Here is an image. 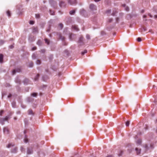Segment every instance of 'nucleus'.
<instances>
[{
	"label": "nucleus",
	"mask_w": 157,
	"mask_h": 157,
	"mask_svg": "<svg viewBox=\"0 0 157 157\" xmlns=\"http://www.w3.org/2000/svg\"><path fill=\"white\" fill-rule=\"evenodd\" d=\"M9 118L8 116H6L5 118H0V123L2 125H3L4 124V122L7 121Z\"/></svg>",
	"instance_id": "1"
},
{
	"label": "nucleus",
	"mask_w": 157,
	"mask_h": 157,
	"mask_svg": "<svg viewBox=\"0 0 157 157\" xmlns=\"http://www.w3.org/2000/svg\"><path fill=\"white\" fill-rule=\"evenodd\" d=\"M49 3L51 6L53 8H55L57 4L56 2L54 0H49Z\"/></svg>",
	"instance_id": "2"
},
{
	"label": "nucleus",
	"mask_w": 157,
	"mask_h": 157,
	"mask_svg": "<svg viewBox=\"0 0 157 157\" xmlns=\"http://www.w3.org/2000/svg\"><path fill=\"white\" fill-rule=\"evenodd\" d=\"M89 8L90 10L92 11H94L97 10L96 6L93 4H91L90 5Z\"/></svg>",
	"instance_id": "3"
},
{
	"label": "nucleus",
	"mask_w": 157,
	"mask_h": 157,
	"mask_svg": "<svg viewBox=\"0 0 157 157\" xmlns=\"http://www.w3.org/2000/svg\"><path fill=\"white\" fill-rule=\"evenodd\" d=\"M68 3L71 5H75L77 3L76 0H67Z\"/></svg>",
	"instance_id": "4"
},
{
	"label": "nucleus",
	"mask_w": 157,
	"mask_h": 157,
	"mask_svg": "<svg viewBox=\"0 0 157 157\" xmlns=\"http://www.w3.org/2000/svg\"><path fill=\"white\" fill-rule=\"evenodd\" d=\"M76 37V36L72 33L70 34L69 36V40L71 41L73 40Z\"/></svg>",
	"instance_id": "5"
},
{
	"label": "nucleus",
	"mask_w": 157,
	"mask_h": 157,
	"mask_svg": "<svg viewBox=\"0 0 157 157\" xmlns=\"http://www.w3.org/2000/svg\"><path fill=\"white\" fill-rule=\"evenodd\" d=\"M66 5L65 2L63 1H61L59 2V6L61 7H64Z\"/></svg>",
	"instance_id": "6"
},
{
	"label": "nucleus",
	"mask_w": 157,
	"mask_h": 157,
	"mask_svg": "<svg viewBox=\"0 0 157 157\" xmlns=\"http://www.w3.org/2000/svg\"><path fill=\"white\" fill-rule=\"evenodd\" d=\"M144 147V148H145V150H146L150 148L153 149V145L152 144H150V147H148V145L147 144H146L145 145Z\"/></svg>",
	"instance_id": "7"
},
{
	"label": "nucleus",
	"mask_w": 157,
	"mask_h": 157,
	"mask_svg": "<svg viewBox=\"0 0 157 157\" xmlns=\"http://www.w3.org/2000/svg\"><path fill=\"white\" fill-rule=\"evenodd\" d=\"M33 151L32 150V147H30L28 148V150L27 151V153L28 154H31L33 153Z\"/></svg>",
	"instance_id": "8"
},
{
	"label": "nucleus",
	"mask_w": 157,
	"mask_h": 157,
	"mask_svg": "<svg viewBox=\"0 0 157 157\" xmlns=\"http://www.w3.org/2000/svg\"><path fill=\"white\" fill-rule=\"evenodd\" d=\"M3 132L5 134H8L9 133V130L7 127H4L3 128Z\"/></svg>",
	"instance_id": "9"
},
{
	"label": "nucleus",
	"mask_w": 157,
	"mask_h": 157,
	"mask_svg": "<svg viewBox=\"0 0 157 157\" xmlns=\"http://www.w3.org/2000/svg\"><path fill=\"white\" fill-rule=\"evenodd\" d=\"M29 79L26 78H25L23 81L24 84L25 85L28 84L29 83Z\"/></svg>",
	"instance_id": "10"
},
{
	"label": "nucleus",
	"mask_w": 157,
	"mask_h": 157,
	"mask_svg": "<svg viewBox=\"0 0 157 157\" xmlns=\"http://www.w3.org/2000/svg\"><path fill=\"white\" fill-rule=\"evenodd\" d=\"M72 28L73 30L76 31H78L79 30L77 26L76 25H73L72 26Z\"/></svg>",
	"instance_id": "11"
},
{
	"label": "nucleus",
	"mask_w": 157,
	"mask_h": 157,
	"mask_svg": "<svg viewBox=\"0 0 157 157\" xmlns=\"http://www.w3.org/2000/svg\"><path fill=\"white\" fill-rule=\"evenodd\" d=\"M83 37H80L78 42L79 43L81 44H83Z\"/></svg>",
	"instance_id": "12"
},
{
	"label": "nucleus",
	"mask_w": 157,
	"mask_h": 157,
	"mask_svg": "<svg viewBox=\"0 0 157 157\" xmlns=\"http://www.w3.org/2000/svg\"><path fill=\"white\" fill-rule=\"evenodd\" d=\"M15 81L16 83L19 84H20L21 83V80L19 79L18 77H16L15 79Z\"/></svg>",
	"instance_id": "13"
},
{
	"label": "nucleus",
	"mask_w": 157,
	"mask_h": 157,
	"mask_svg": "<svg viewBox=\"0 0 157 157\" xmlns=\"http://www.w3.org/2000/svg\"><path fill=\"white\" fill-rule=\"evenodd\" d=\"M3 56L2 54H0V63H3Z\"/></svg>",
	"instance_id": "14"
},
{
	"label": "nucleus",
	"mask_w": 157,
	"mask_h": 157,
	"mask_svg": "<svg viewBox=\"0 0 157 157\" xmlns=\"http://www.w3.org/2000/svg\"><path fill=\"white\" fill-rule=\"evenodd\" d=\"M17 147H15L11 151V152L13 153H16L17 152Z\"/></svg>",
	"instance_id": "15"
},
{
	"label": "nucleus",
	"mask_w": 157,
	"mask_h": 157,
	"mask_svg": "<svg viewBox=\"0 0 157 157\" xmlns=\"http://www.w3.org/2000/svg\"><path fill=\"white\" fill-rule=\"evenodd\" d=\"M28 114L29 115H33V111L32 109H30L28 110Z\"/></svg>",
	"instance_id": "16"
},
{
	"label": "nucleus",
	"mask_w": 157,
	"mask_h": 157,
	"mask_svg": "<svg viewBox=\"0 0 157 157\" xmlns=\"http://www.w3.org/2000/svg\"><path fill=\"white\" fill-rule=\"evenodd\" d=\"M35 38H34V37L33 36V37H30L29 38V40L31 42H33L35 40Z\"/></svg>",
	"instance_id": "17"
},
{
	"label": "nucleus",
	"mask_w": 157,
	"mask_h": 157,
	"mask_svg": "<svg viewBox=\"0 0 157 157\" xmlns=\"http://www.w3.org/2000/svg\"><path fill=\"white\" fill-rule=\"evenodd\" d=\"M33 33H37L38 32V29L37 28H34L33 29Z\"/></svg>",
	"instance_id": "18"
},
{
	"label": "nucleus",
	"mask_w": 157,
	"mask_h": 157,
	"mask_svg": "<svg viewBox=\"0 0 157 157\" xmlns=\"http://www.w3.org/2000/svg\"><path fill=\"white\" fill-rule=\"evenodd\" d=\"M37 57L35 53L33 54L32 56V58L33 59H35Z\"/></svg>",
	"instance_id": "19"
},
{
	"label": "nucleus",
	"mask_w": 157,
	"mask_h": 157,
	"mask_svg": "<svg viewBox=\"0 0 157 157\" xmlns=\"http://www.w3.org/2000/svg\"><path fill=\"white\" fill-rule=\"evenodd\" d=\"M136 150L137 154H139L140 153L141 151L140 149H139L138 148H136Z\"/></svg>",
	"instance_id": "20"
},
{
	"label": "nucleus",
	"mask_w": 157,
	"mask_h": 157,
	"mask_svg": "<svg viewBox=\"0 0 157 157\" xmlns=\"http://www.w3.org/2000/svg\"><path fill=\"white\" fill-rule=\"evenodd\" d=\"M33 63L31 61L29 63V67H33Z\"/></svg>",
	"instance_id": "21"
},
{
	"label": "nucleus",
	"mask_w": 157,
	"mask_h": 157,
	"mask_svg": "<svg viewBox=\"0 0 157 157\" xmlns=\"http://www.w3.org/2000/svg\"><path fill=\"white\" fill-rule=\"evenodd\" d=\"M18 71H20V70H13L12 71V74L13 75H15L16 72H19Z\"/></svg>",
	"instance_id": "22"
},
{
	"label": "nucleus",
	"mask_w": 157,
	"mask_h": 157,
	"mask_svg": "<svg viewBox=\"0 0 157 157\" xmlns=\"http://www.w3.org/2000/svg\"><path fill=\"white\" fill-rule=\"evenodd\" d=\"M39 77V74H37L34 78V80H35V81L37 80Z\"/></svg>",
	"instance_id": "23"
},
{
	"label": "nucleus",
	"mask_w": 157,
	"mask_h": 157,
	"mask_svg": "<svg viewBox=\"0 0 157 157\" xmlns=\"http://www.w3.org/2000/svg\"><path fill=\"white\" fill-rule=\"evenodd\" d=\"M42 44V42L40 40H39L37 43V44L39 46L41 45Z\"/></svg>",
	"instance_id": "24"
},
{
	"label": "nucleus",
	"mask_w": 157,
	"mask_h": 157,
	"mask_svg": "<svg viewBox=\"0 0 157 157\" xmlns=\"http://www.w3.org/2000/svg\"><path fill=\"white\" fill-rule=\"evenodd\" d=\"M59 38L62 40H64L65 39V37L61 35L59 36Z\"/></svg>",
	"instance_id": "25"
},
{
	"label": "nucleus",
	"mask_w": 157,
	"mask_h": 157,
	"mask_svg": "<svg viewBox=\"0 0 157 157\" xmlns=\"http://www.w3.org/2000/svg\"><path fill=\"white\" fill-rule=\"evenodd\" d=\"M75 13V10H71L70 11L69 13L71 15L74 14Z\"/></svg>",
	"instance_id": "26"
},
{
	"label": "nucleus",
	"mask_w": 157,
	"mask_h": 157,
	"mask_svg": "<svg viewBox=\"0 0 157 157\" xmlns=\"http://www.w3.org/2000/svg\"><path fill=\"white\" fill-rule=\"evenodd\" d=\"M13 146V145L12 144H9L7 146V148H10L11 147H12Z\"/></svg>",
	"instance_id": "27"
},
{
	"label": "nucleus",
	"mask_w": 157,
	"mask_h": 157,
	"mask_svg": "<svg viewBox=\"0 0 157 157\" xmlns=\"http://www.w3.org/2000/svg\"><path fill=\"white\" fill-rule=\"evenodd\" d=\"M31 95L34 97H36L37 96V93H34L31 94Z\"/></svg>",
	"instance_id": "28"
},
{
	"label": "nucleus",
	"mask_w": 157,
	"mask_h": 157,
	"mask_svg": "<svg viewBox=\"0 0 157 157\" xmlns=\"http://www.w3.org/2000/svg\"><path fill=\"white\" fill-rule=\"evenodd\" d=\"M141 143V141L140 140H137L136 142L137 144L138 145H140Z\"/></svg>",
	"instance_id": "29"
},
{
	"label": "nucleus",
	"mask_w": 157,
	"mask_h": 157,
	"mask_svg": "<svg viewBox=\"0 0 157 157\" xmlns=\"http://www.w3.org/2000/svg\"><path fill=\"white\" fill-rule=\"evenodd\" d=\"M50 13L52 15H54V11L52 10H49Z\"/></svg>",
	"instance_id": "30"
},
{
	"label": "nucleus",
	"mask_w": 157,
	"mask_h": 157,
	"mask_svg": "<svg viewBox=\"0 0 157 157\" xmlns=\"http://www.w3.org/2000/svg\"><path fill=\"white\" fill-rule=\"evenodd\" d=\"M36 64L39 65L41 63V61L40 60H37L36 62Z\"/></svg>",
	"instance_id": "31"
},
{
	"label": "nucleus",
	"mask_w": 157,
	"mask_h": 157,
	"mask_svg": "<svg viewBox=\"0 0 157 157\" xmlns=\"http://www.w3.org/2000/svg\"><path fill=\"white\" fill-rule=\"evenodd\" d=\"M12 105L13 108H15L16 106V103L15 102H13L12 103Z\"/></svg>",
	"instance_id": "32"
},
{
	"label": "nucleus",
	"mask_w": 157,
	"mask_h": 157,
	"mask_svg": "<svg viewBox=\"0 0 157 157\" xmlns=\"http://www.w3.org/2000/svg\"><path fill=\"white\" fill-rule=\"evenodd\" d=\"M86 37L87 39V40H90V35H89L88 34H86Z\"/></svg>",
	"instance_id": "33"
},
{
	"label": "nucleus",
	"mask_w": 157,
	"mask_h": 157,
	"mask_svg": "<svg viewBox=\"0 0 157 157\" xmlns=\"http://www.w3.org/2000/svg\"><path fill=\"white\" fill-rule=\"evenodd\" d=\"M87 52V50H84L83 52H82V55H83L85 54Z\"/></svg>",
	"instance_id": "34"
},
{
	"label": "nucleus",
	"mask_w": 157,
	"mask_h": 157,
	"mask_svg": "<svg viewBox=\"0 0 157 157\" xmlns=\"http://www.w3.org/2000/svg\"><path fill=\"white\" fill-rule=\"evenodd\" d=\"M130 122L129 121H127L125 123V125L126 126H128L129 125Z\"/></svg>",
	"instance_id": "35"
},
{
	"label": "nucleus",
	"mask_w": 157,
	"mask_h": 157,
	"mask_svg": "<svg viewBox=\"0 0 157 157\" xmlns=\"http://www.w3.org/2000/svg\"><path fill=\"white\" fill-rule=\"evenodd\" d=\"M7 16L9 17H10L11 16V14H10V12L9 11H8L7 12Z\"/></svg>",
	"instance_id": "36"
},
{
	"label": "nucleus",
	"mask_w": 157,
	"mask_h": 157,
	"mask_svg": "<svg viewBox=\"0 0 157 157\" xmlns=\"http://www.w3.org/2000/svg\"><path fill=\"white\" fill-rule=\"evenodd\" d=\"M45 42L46 43L48 44H49V40H48L47 39H45Z\"/></svg>",
	"instance_id": "37"
},
{
	"label": "nucleus",
	"mask_w": 157,
	"mask_h": 157,
	"mask_svg": "<svg viewBox=\"0 0 157 157\" xmlns=\"http://www.w3.org/2000/svg\"><path fill=\"white\" fill-rule=\"evenodd\" d=\"M117 13V12L116 11H113V13H112L111 15L113 16H115Z\"/></svg>",
	"instance_id": "38"
},
{
	"label": "nucleus",
	"mask_w": 157,
	"mask_h": 157,
	"mask_svg": "<svg viewBox=\"0 0 157 157\" xmlns=\"http://www.w3.org/2000/svg\"><path fill=\"white\" fill-rule=\"evenodd\" d=\"M35 17L36 18H39L40 17V15L39 14H36L35 15Z\"/></svg>",
	"instance_id": "39"
},
{
	"label": "nucleus",
	"mask_w": 157,
	"mask_h": 157,
	"mask_svg": "<svg viewBox=\"0 0 157 157\" xmlns=\"http://www.w3.org/2000/svg\"><path fill=\"white\" fill-rule=\"evenodd\" d=\"M5 42V41L2 40H0V44L1 45H2V44H3Z\"/></svg>",
	"instance_id": "40"
},
{
	"label": "nucleus",
	"mask_w": 157,
	"mask_h": 157,
	"mask_svg": "<svg viewBox=\"0 0 157 157\" xmlns=\"http://www.w3.org/2000/svg\"><path fill=\"white\" fill-rule=\"evenodd\" d=\"M24 121L25 123V124H27L28 122V121L26 119H25L24 120Z\"/></svg>",
	"instance_id": "41"
},
{
	"label": "nucleus",
	"mask_w": 157,
	"mask_h": 157,
	"mask_svg": "<svg viewBox=\"0 0 157 157\" xmlns=\"http://www.w3.org/2000/svg\"><path fill=\"white\" fill-rule=\"evenodd\" d=\"M125 10L126 11H128L129 10V8L127 6L125 7Z\"/></svg>",
	"instance_id": "42"
},
{
	"label": "nucleus",
	"mask_w": 157,
	"mask_h": 157,
	"mask_svg": "<svg viewBox=\"0 0 157 157\" xmlns=\"http://www.w3.org/2000/svg\"><path fill=\"white\" fill-rule=\"evenodd\" d=\"M137 40L138 42H140L141 41V38L138 37L137 38Z\"/></svg>",
	"instance_id": "43"
},
{
	"label": "nucleus",
	"mask_w": 157,
	"mask_h": 157,
	"mask_svg": "<svg viewBox=\"0 0 157 157\" xmlns=\"http://www.w3.org/2000/svg\"><path fill=\"white\" fill-rule=\"evenodd\" d=\"M113 21V19L112 18H110L108 20V22L109 23H110L112 22Z\"/></svg>",
	"instance_id": "44"
},
{
	"label": "nucleus",
	"mask_w": 157,
	"mask_h": 157,
	"mask_svg": "<svg viewBox=\"0 0 157 157\" xmlns=\"http://www.w3.org/2000/svg\"><path fill=\"white\" fill-rule=\"evenodd\" d=\"M29 23L30 24L33 25L34 24V22L33 21H29Z\"/></svg>",
	"instance_id": "45"
},
{
	"label": "nucleus",
	"mask_w": 157,
	"mask_h": 157,
	"mask_svg": "<svg viewBox=\"0 0 157 157\" xmlns=\"http://www.w3.org/2000/svg\"><path fill=\"white\" fill-rule=\"evenodd\" d=\"M85 12V10H81L80 11V13H84Z\"/></svg>",
	"instance_id": "46"
},
{
	"label": "nucleus",
	"mask_w": 157,
	"mask_h": 157,
	"mask_svg": "<svg viewBox=\"0 0 157 157\" xmlns=\"http://www.w3.org/2000/svg\"><path fill=\"white\" fill-rule=\"evenodd\" d=\"M4 112L3 110H2L0 111V116H2V114Z\"/></svg>",
	"instance_id": "47"
},
{
	"label": "nucleus",
	"mask_w": 157,
	"mask_h": 157,
	"mask_svg": "<svg viewBox=\"0 0 157 157\" xmlns=\"http://www.w3.org/2000/svg\"><path fill=\"white\" fill-rule=\"evenodd\" d=\"M111 12V10H108L106 11V13H109Z\"/></svg>",
	"instance_id": "48"
},
{
	"label": "nucleus",
	"mask_w": 157,
	"mask_h": 157,
	"mask_svg": "<svg viewBox=\"0 0 157 157\" xmlns=\"http://www.w3.org/2000/svg\"><path fill=\"white\" fill-rule=\"evenodd\" d=\"M123 154V152L122 151H121L120 152V153L118 154L119 156H121Z\"/></svg>",
	"instance_id": "49"
},
{
	"label": "nucleus",
	"mask_w": 157,
	"mask_h": 157,
	"mask_svg": "<svg viewBox=\"0 0 157 157\" xmlns=\"http://www.w3.org/2000/svg\"><path fill=\"white\" fill-rule=\"evenodd\" d=\"M40 52L42 53H44L45 52V50L44 49H42L41 50Z\"/></svg>",
	"instance_id": "50"
},
{
	"label": "nucleus",
	"mask_w": 157,
	"mask_h": 157,
	"mask_svg": "<svg viewBox=\"0 0 157 157\" xmlns=\"http://www.w3.org/2000/svg\"><path fill=\"white\" fill-rule=\"evenodd\" d=\"M36 47H33L32 48V50L34 51V50H36Z\"/></svg>",
	"instance_id": "51"
},
{
	"label": "nucleus",
	"mask_w": 157,
	"mask_h": 157,
	"mask_svg": "<svg viewBox=\"0 0 157 157\" xmlns=\"http://www.w3.org/2000/svg\"><path fill=\"white\" fill-rule=\"evenodd\" d=\"M59 25L61 29L63 28V25L62 24H61V23L60 24H59Z\"/></svg>",
	"instance_id": "52"
},
{
	"label": "nucleus",
	"mask_w": 157,
	"mask_h": 157,
	"mask_svg": "<svg viewBox=\"0 0 157 157\" xmlns=\"http://www.w3.org/2000/svg\"><path fill=\"white\" fill-rule=\"evenodd\" d=\"M13 48V45H11L9 46V48L11 49H12Z\"/></svg>",
	"instance_id": "53"
},
{
	"label": "nucleus",
	"mask_w": 157,
	"mask_h": 157,
	"mask_svg": "<svg viewBox=\"0 0 157 157\" xmlns=\"http://www.w3.org/2000/svg\"><path fill=\"white\" fill-rule=\"evenodd\" d=\"M119 20V19L118 17H117L116 19V21L117 22H118Z\"/></svg>",
	"instance_id": "54"
},
{
	"label": "nucleus",
	"mask_w": 157,
	"mask_h": 157,
	"mask_svg": "<svg viewBox=\"0 0 157 157\" xmlns=\"http://www.w3.org/2000/svg\"><path fill=\"white\" fill-rule=\"evenodd\" d=\"M21 107L22 108H25L26 107V106L25 105H21Z\"/></svg>",
	"instance_id": "55"
},
{
	"label": "nucleus",
	"mask_w": 157,
	"mask_h": 157,
	"mask_svg": "<svg viewBox=\"0 0 157 157\" xmlns=\"http://www.w3.org/2000/svg\"><path fill=\"white\" fill-rule=\"evenodd\" d=\"M106 157H113V156L112 155H109L107 156Z\"/></svg>",
	"instance_id": "56"
},
{
	"label": "nucleus",
	"mask_w": 157,
	"mask_h": 157,
	"mask_svg": "<svg viewBox=\"0 0 157 157\" xmlns=\"http://www.w3.org/2000/svg\"><path fill=\"white\" fill-rule=\"evenodd\" d=\"M25 142L26 143H27L28 142V140L27 139H25L24 140Z\"/></svg>",
	"instance_id": "57"
},
{
	"label": "nucleus",
	"mask_w": 157,
	"mask_h": 157,
	"mask_svg": "<svg viewBox=\"0 0 157 157\" xmlns=\"http://www.w3.org/2000/svg\"><path fill=\"white\" fill-rule=\"evenodd\" d=\"M143 29L144 30V31H147V29L145 28H143Z\"/></svg>",
	"instance_id": "58"
},
{
	"label": "nucleus",
	"mask_w": 157,
	"mask_h": 157,
	"mask_svg": "<svg viewBox=\"0 0 157 157\" xmlns=\"http://www.w3.org/2000/svg\"><path fill=\"white\" fill-rule=\"evenodd\" d=\"M11 97V94H9V95L8 96V98H10V97Z\"/></svg>",
	"instance_id": "59"
},
{
	"label": "nucleus",
	"mask_w": 157,
	"mask_h": 157,
	"mask_svg": "<svg viewBox=\"0 0 157 157\" xmlns=\"http://www.w3.org/2000/svg\"><path fill=\"white\" fill-rule=\"evenodd\" d=\"M74 157H79L78 155H76Z\"/></svg>",
	"instance_id": "60"
},
{
	"label": "nucleus",
	"mask_w": 157,
	"mask_h": 157,
	"mask_svg": "<svg viewBox=\"0 0 157 157\" xmlns=\"http://www.w3.org/2000/svg\"><path fill=\"white\" fill-rule=\"evenodd\" d=\"M148 15L149 16H150V17H152V16L150 14V13H149L148 14Z\"/></svg>",
	"instance_id": "61"
},
{
	"label": "nucleus",
	"mask_w": 157,
	"mask_h": 157,
	"mask_svg": "<svg viewBox=\"0 0 157 157\" xmlns=\"http://www.w3.org/2000/svg\"><path fill=\"white\" fill-rule=\"evenodd\" d=\"M144 12V10H142L141 11V12L142 13H143Z\"/></svg>",
	"instance_id": "62"
},
{
	"label": "nucleus",
	"mask_w": 157,
	"mask_h": 157,
	"mask_svg": "<svg viewBox=\"0 0 157 157\" xmlns=\"http://www.w3.org/2000/svg\"><path fill=\"white\" fill-rule=\"evenodd\" d=\"M17 114H20V111H18L17 113Z\"/></svg>",
	"instance_id": "63"
},
{
	"label": "nucleus",
	"mask_w": 157,
	"mask_h": 157,
	"mask_svg": "<svg viewBox=\"0 0 157 157\" xmlns=\"http://www.w3.org/2000/svg\"><path fill=\"white\" fill-rule=\"evenodd\" d=\"M101 0H94V1L96 2H98L100 1Z\"/></svg>",
	"instance_id": "64"
}]
</instances>
